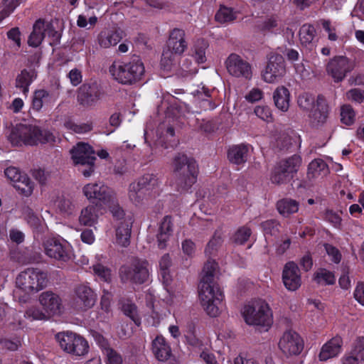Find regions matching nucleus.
<instances>
[{"label": "nucleus", "mask_w": 364, "mask_h": 364, "mask_svg": "<svg viewBox=\"0 0 364 364\" xmlns=\"http://www.w3.org/2000/svg\"><path fill=\"white\" fill-rule=\"evenodd\" d=\"M82 191L88 200L96 202L100 206L114 201L115 193L102 182L87 183L83 186Z\"/></svg>", "instance_id": "nucleus-14"}, {"label": "nucleus", "mask_w": 364, "mask_h": 364, "mask_svg": "<svg viewBox=\"0 0 364 364\" xmlns=\"http://www.w3.org/2000/svg\"><path fill=\"white\" fill-rule=\"evenodd\" d=\"M314 279L318 284L328 285L334 284L336 281L333 273L326 269H319L315 273Z\"/></svg>", "instance_id": "nucleus-42"}, {"label": "nucleus", "mask_w": 364, "mask_h": 364, "mask_svg": "<svg viewBox=\"0 0 364 364\" xmlns=\"http://www.w3.org/2000/svg\"><path fill=\"white\" fill-rule=\"evenodd\" d=\"M172 167L178 190L186 191L196 182L198 170L193 159L178 154L173 159Z\"/></svg>", "instance_id": "nucleus-4"}, {"label": "nucleus", "mask_w": 364, "mask_h": 364, "mask_svg": "<svg viewBox=\"0 0 364 364\" xmlns=\"http://www.w3.org/2000/svg\"><path fill=\"white\" fill-rule=\"evenodd\" d=\"M36 78V73L34 70H23L16 78V87L21 90L23 94L28 92V87L33 81Z\"/></svg>", "instance_id": "nucleus-34"}, {"label": "nucleus", "mask_w": 364, "mask_h": 364, "mask_svg": "<svg viewBox=\"0 0 364 364\" xmlns=\"http://www.w3.org/2000/svg\"><path fill=\"white\" fill-rule=\"evenodd\" d=\"M277 208L279 213L284 217L296 213L299 210V203L295 200L285 198L277 202Z\"/></svg>", "instance_id": "nucleus-38"}, {"label": "nucleus", "mask_w": 364, "mask_h": 364, "mask_svg": "<svg viewBox=\"0 0 364 364\" xmlns=\"http://www.w3.org/2000/svg\"><path fill=\"white\" fill-rule=\"evenodd\" d=\"M328 173V166L322 159H315L312 161L309 165L307 174L309 178L323 177Z\"/></svg>", "instance_id": "nucleus-35"}, {"label": "nucleus", "mask_w": 364, "mask_h": 364, "mask_svg": "<svg viewBox=\"0 0 364 364\" xmlns=\"http://www.w3.org/2000/svg\"><path fill=\"white\" fill-rule=\"evenodd\" d=\"M13 146H35L55 141V136L46 129L28 123H20L14 126L8 136Z\"/></svg>", "instance_id": "nucleus-1"}, {"label": "nucleus", "mask_w": 364, "mask_h": 364, "mask_svg": "<svg viewBox=\"0 0 364 364\" xmlns=\"http://www.w3.org/2000/svg\"><path fill=\"white\" fill-rule=\"evenodd\" d=\"M297 102L301 109L310 112L316 107V100L314 96L304 93L299 95Z\"/></svg>", "instance_id": "nucleus-43"}, {"label": "nucleus", "mask_w": 364, "mask_h": 364, "mask_svg": "<svg viewBox=\"0 0 364 364\" xmlns=\"http://www.w3.org/2000/svg\"><path fill=\"white\" fill-rule=\"evenodd\" d=\"M46 36L50 38L53 42H57L60 38V34L50 22L38 19L33 24L28 43L30 46L38 47Z\"/></svg>", "instance_id": "nucleus-15"}, {"label": "nucleus", "mask_w": 364, "mask_h": 364, "mask_svg": "<svg viewBox=\"0 0 364 364\" xmlns=\"http://www.w3.org/2000/svg\"><path fill=\"white\" fill-rule=\"evenodd\" d=\"M242 316L247 324L258 326L265 331L273 323L272 311L264 300H255L245 305Z\"/></svg>", "instance_id": "nucleus-6"}, {"label": "nucleus", "mask_w": 364, "mask_h": 364, "mask_svg": "<svg viewBox=\"0 0 364 364\" xmlns=\"http://www.w3.org/2000/svg\"><path fill=\"white\" fill-rule=\"evenodd\" d=\"M172 228L171 218L170 216L164 217L160 223L157 235L158 247L160 249H164L166 247V242L173 232Z\"/></svg>", "instance_id": "nucleus-30"}, {"label": "nucleus", "mask_w": 364, "mask_h": 364, "mask_svg": "<svg viewBox=\"0 0 364 364\" xmlns=\"http://www.w3.org/2000/svg\"><path fill=\"white\" fill-rule=\"evenodd\" d=\"M58 208L61 213L69 215L75 212L76 205L71 198L63 197L58 203Z\"/></svg>", "instance_id": "nucleus-45"}, {"label": "nucleus", "mask_w": 364, "mask_h": 364, "mask_svg": "<svg viewBox=\"0 0 364 364\" xmlns=\"http://www.w3.org/2000/svg\"><path fill=\"white\" fill-rule=\"evenodd\" d=\"M102 92L99 85L95 82L83 84L78 90L77 100L84 107L95 106L101 99Z\"/></svg>", "instance_id": "nucleus-18"}, {"label": "nucleus", "mask_w": 364, "mask_h": 364, "mask_svg": "<svg viewBox=\"0 0 364 364\" xmlns=\"http://www.w3.org/2000/svg\"><path fill=\"white\" fill-rule=\"evenodd\" d=\"M301 163V159L298 155L280 161L273 168L270 180L272 183L280 185L289 182L294 173H296Z\"/></svg>", "instance_id": "nucleus-10"}, {"label": "nucleus", "mask_w": 364, "mask_h": 364, "mask_svg": "<svg viewBox=\"0 0 364 364\" xmlns=\"http://www.w3.org/2000/svg\"><path fill=\"white\" fill-rule=\"evenodd\" d=\"M279 348L287 356L296 355L302 351L304 343L297 333L287 331L281 337Z\"/></svg>", "instance_id": "nucleus-19"}, {"label": "nucleus", "mask_w": 364, "mask_h": 364, "mask_svg": "<svg viewBox=\"0 0 364 364\" xmlns=\"http://www.w3.org/2000/svg\"><path fill=\"white\" fill-rule=\"evenodd\" d=\"M4 174L8 179L13 182L14 184L20 180L21 176L24 175V173H22L17 168L14 166L7 168L4 171Z\"/></svg>", "instance_id": "nucleus-59"}, {"label": "nucleus", "mask_w": 364, "mask_h": 364, "mask_svg": "<svg viewBox=\"0 0 364 364\" xmlns=\"http://www.w3.org/2000/svg\"><path fill=\"white\" fill-rule=\"evenodd\" d=\"M219 274L218 265L215 260H208L203 269L200 282L216 283L215 279Z\"/></svg>", "instance_id": "nucleus-36"}, {"label": "nucleus", "mask_w": 364, "mask_h": 364, "mask_svg": "<svg viewBox=\"0 0 364 364\" xmlns=\"http://www.w3.org/2000/svg\"><path fill=\"white\" fill-rule=\"evenodd\" d=\"M208 44L204 39H198L192 48L193 56L198 63H203L206 60L205 50Z\"/></svg>", "instance_id": "nucleus-39"}, {"label": "nucleus", "mask_w": 364, "mask_h": 364, "mask_svg": "<svg viewBox=\"0 0 364 364\" xmlns=\"http://www.w3.org/2000/svg\"><path fill=\"white\" fill-rule=\"evenodd\" d=\"M248 147L245 144L234 145L228 151V159L232 164L240 165L246 162Z\"/></svg>", "instance_id": "nucleus-31"}, {"label": "nucleus", "mask_w": 364, "mask_h": 364, "mask_svg": "<svg viewBox=\"0 0 364 364\" xmlns=\"http://www.w3.org/2000/svg\"><path fill=\"white\" fill-rule=\"evenodd\" d=\"M355 66V63L353 60L340 55L329 60L326 66V71L334 82H338L342 81L347 74L354 69Z\"/></svg>", "instance_id": "nucleus-16"}, {"label": "nucleus", "mask_w": 364, "mask_h": 364, "mask_svg": "<svg viewBox=\"0 0 364 364\" xmlns=\"http://www.w3.org/2000/svg\"><path fill=\"white\" fill-rule=\"evenodd\" d=\"M0 344L1 346L9 350H16L21 346V341L18 338L14 339L10 338H0Z\"/></svg>", "instance_id": "nucleus-58"}, {"label": "nucleus", "mask_w": 364, "mask_h": 364, "mask_svg": "<svg viewBox=\"0 0 364 364\" xmlns=\"http://www.w3.org/2000/svg\"><path fill=\"white\" fill-rule=\"evenodd\" d=\"M324 247L331 261L336 264L339 263L341 259V254L340 253L339 250L335 247L328 244H325Z\"/></svg>", "instance_id": "nucleus-60"}, {"label": "nucleus", "mask_w": 364, "mask_h": 364, "mask_svg": "<svg viewBox=\"0 0 364 364\" xmlns=\"http://www.w3.org/2000/svg\"><path fill=\"white\" fill-rule=\"evenodd\" d=\"M237 18V13L231 8L221 6L217 11L215 18L216 21L225 23L231 22Z\"/></svg>", "instance_id": "nucleus-41"}, {"label": "nucleus", "mask_w": 364, "mask_h": 364, "mask_svg": "<svg viewBox=\"0 0 364 364\" xmlns=\"http://www.w3.org/2000/svg\"><path fill=\"white\" fill-rule=\"evenodd\" d=\"M325 220L336 228H338L341 223L340 215L332 210H327L326 212Z\"/></svg>", "instance_id": "nucleus-61"}, {"label": "nucleus", "mask_w": 364, "mask_h": 364, "mask_svg": "<svg viewBox=\"0 0 364 364\" xmlns=\"http://www.w3.org/2000/svg\"><path fill=\"white\" fill-rule=\"evenodd\" d=\"M102 207L108 208L110 212L112 213V215L116 218L117 219L119 220L123 218L124 217V210L122 209L121 207H119L117 198L116 194H114V201L113 203H107L105 205H104Z\"/></svg>", "instance_id": "nucleus-54"}, {"label": "nucleus", "mask_w": 364, "mask_h": 364, "mask_svg": "<svg viewBox=\"0 0 364 364\" xmlns=\"http://www.w3.org/2000/svg\"><path fill=\"white\" fill-rule=\"evenodd\" d=\"M354 298L361 305L364 306V282L358 283L354 290Z\"/></svg>", "instance_id": "nucleus-64"}, {"label": "nucleus", "mask_w": 364, "mask_h": 364, "mask_svg": "<svg viewBox=\"0 0 364 364\" xmlns=\"http://www.w3.org/2000/svg\"><path fill=\"white\" fill-rule=\"evenodd\" d=\"M109 73L119 83L131 85L141 79L145 68L140 58L133 56L129 62H114L109 67Z\"/></svg>", "instance_id": "nucleus-5"}, {"label": "nucleus", "mask_w": 364, "mask_h": 364, "mask_svg": "<svg viewBox=\"0 0 364 364\" xmlns=\"http://www.w3.org/2000/svg\"><path fill=\"white\" fill-rule=\"evenodd\" d=\"M223 240L220 234L215 232L208 243L205 253L208 256L214 255L222 244Z\"/></svg>", "instance_id": "nucleus-50"}, {"label": "nucleus", "mask_w": 364, "mask_h": 364, "mask_svg": "<svg viewBox=\"0 0 364 364\" xmlns=\"http://www.w3.org/2000/svg\"><path fill=\"white\" fill-rule=\"evenodd\" d=\"M286 74L285 61L282 55L271 53L265 69L262 72V79L268 83H274Z\"/></svg>", "instance_id": "nucleus-17"}, {"label": "nucleus", "mask_w": 364, "mask_h": 364, "mask_svg": "<svg viewBox=\"0 0 364 364\" xmlns=\"http://www.w3.org/2000/svg\"><path fill=\"white\" fill-rule=\"evenodd\" d=\"M93 271L95 274L102 281L109 282L111 280V271L107 267L101 264L93 265Z\"/></svg>", "instance_id": "nucleus-55"}, {"label": "nucleus", "mask_w": 364, "mask_h": 364, "mask_svg": "<svg viewBox=\"0 0 364 364\" xmlns=\"http://www.w3.org/2000/svg\"><path fill=\"white\" fill-rule=\"evenodd\" d=\"M228 73L234 77L249 79L252 76L251 65L237 54L232 53L225 61Z\"/></svg>", "instance_id": "nucleus-21"}, {"label": "nucleus", "mask_w": 364, "mask_h": 364, "mask_svg": "<svg viewBox=\"0 0 364 364\" xmlns=\"http://www.w3.org/2000/svg\"><path fill=\"white\" fill-rule=\"evenodd\" d=\"M263 97V92L258 88H253L246 95L245 99L250 102H255L260 100Z\"/></svg>", "instance_id": "nucleus-62"}, {"label": "nucleus", "mask_w": 364, "mask_h": 364, "mask_svg": "<svg viewBox=\"0 0 364 364\" xmlns=\"http://www.w3.org/2000/svg\"><path fill=\"white\" fill-rule=\"evenodd\" d=\"M186 33L182 29H173L169 36L167 48L164 50L161 60V65L165 70H171L176 66L178 57L187 48Z\"/></svg>", "instance_id": "nucleus-7"}, {"label": "nucleus", "mask_w": 364, "mask_h": 364, "mask_svg": "<svg viewBox=\"0 0 364 364\" xmlns=\"http://www.w3.org/2000/svg\"><path fill=\"white\" fill-rule=\"evenodd\" d=\"M111 300L112 294L108 291L104 290L101 298L100 306L102 309L105 312H108L110 309Z\"/></svg>", "instance_id": "nucleus-63"}, {"label": "nucleus", "mask_w": 364, "mask_h": 364, "mask_svg": "<svg viewBox=\"0 0 364 364\" xmlns=\"http://www.w3.org/2000/svg\"><path fill=\"white\" fill-rule=\"evenodd\" d=\"M14 186L20 193L25 196H31L33 191V183L25 173L20 180L14 184Z\"/></svg>", "instance_id": "nucleus-40"}, {"label": "nucleus", "mask_w": 364, "mask_h": 364, "mask_svg": "<svg viewBox=\"0 0 364 364\" xmlns=\"http://www.w3.org/2000/svg\"><path fill=\"white\" fill-rule=\"evenodd\" d=\"M132 219L125 218L121 222L116 229V243L122 247L129 245V239L132 230Z\"/></svg>", "instance_id": "nucleus-29"}, {"label": "nucleus", "mask_w": 364, "mask_h": 364, "mask_svg": "<svg viewBox=\"0 0 364 364\" xmlns=\"http://www.w3.org/2000/svg\"><path fill=\"white\" fill-rule=\"evenodd\" d=\"M99 218L97 207L94 205H88L82 208L79 215V223L85 226H93L97 224Z\"/></svg>", "instance_id": "nucleus-33"}, {"label": "nucleus", "mask_w": 364, "mask_h": 364, "mask_svg": "<svg viewBox=\"0 0 364 364\" xmlns=\"http://www.w3.org/2000/svg\"><path fill=\"white\" fill-rule=\"evenodd\" d=\"M273 100L277 109L287 112L289 107L290 93L284 86L278 87L273 93Z\"/></svg>", "instance_id": "nucleus-32"}, {"label": "nucleus", "mask_w": 364, "mask_h": 364, "mask_svg": "<svg viewBox=\"0 0 364 364\" xmlns=\"http://www.w3.org/2000/svg\"><path fill=\"white\" fill-rule=\"evenodd\" d=\"M282 281L289 291H295L301 284V274L298 265L294 262H287L282 271Z\"/></svg>", "instance_id": "nucleus-23"}, {"label": "nucleus", "mask_w": 364, "mask_h": 364, "mask_svg": "<svg viewBox=\"0 0 364 364\" xmlns=\"http://www.w3.org/2000/svg\"><path fill=\"white\" fill-rule=\"evenodd\" d=\"M103 355L105 356L106 364H122V355L112 348H105Z\"/></svg>", "instance_id": "nucleus-49"}, {"label": "nucleus", "mask_w": 364, "mask_h": 364, "mask_svg": "<svg viewBox=\"0 0 364 364\" xmlns=\"http://www.w3.org/2000/svg\"><path fill=\"white\" fill-rule=\"evenodd\" d=\"M152 352L159 361L167 360L171 355V350L165 338L158 336L152 341Z\"/></svg>", "instance_id": "nucleus-28"}, {"label": "nucleus", "mask_w": 364, "mask_h": 364, "mask_svg": "<svg viewBox=\"0 0 364 364\" xmlns=\"http://www.w3.org/2000/svg\"><path fill=\"white\" fill-rule=\"evenodd\" d=\"M254 112L258 118L266 122H270L273 119L272 111L267 105L256 106Z\"/></svg>", "instance_id": "nucleus-53"}, {"label": "nucleus", "mask_w": 364, "mask_h": 364, "mask_svg": "<svg viewBox=\"0 0 364 364\" xmlns=\"http://www.w3.org/2000/svg\"><path fill=\"white\" fill-rule=\"evenodd\" d=\"M58 100V95L45 90H36L33 97L32 107L36 111H40L43 107H50Z\"/></svg>", "instance_id": "nucleus-26"}, {"label": "nucleus", "mask_w": 364, "mask_h": 364, "mask_svg": "<svg viewBox=\"0 0 364 364\" xmlns=\"http://www.w3.org/2000/svg\"><path fill=\"white\" fill-rule=\"evenodd\" d=\"M316 30L309 24L303 25L299 30V38L302 44L308 45L312 42L315 37Z\"/></svg>", "instance_id": "nucleus-44"}, {"label": "nucleus", "mask_w": 364, "mask_h": 364, "mask_svg": "<svg viewBox=\"0 0 364 364\" xmlns=\"http://www.w3.org/2000/svg\"><path fill=\"white\" fill-rule=\"evenodd\" d=\"M96 301V295L92 289L84 284L75 289V298L73 306L77 310H87L92 308Z\"/></svg>", "instance_id": "nucleus-22"}, {"label": "nucleus", "mask_w": 364, "mask_h": 364, "mask_svg": "<svg viewBox=\"0 0 364 364\" xmlns=\"http://www.w3.org/2000/svg\"><path fill=\"white\" fill-rule=\"evenodd\" d=\"M122 36L119 31L105 28L97 36V42L101 48H109L117 46L122 40Z\"/></svg>", "instance_id": "nucleus-25"}, {"label": "nucleus", "mask_w": 364, "mask_h": 364, "mask_svg": "<svg viewBox=\"0 0 364 364\" xmlns=\"http://www.w3.org/2000/svg\"><path fill=\"white\" fill-rule=\"evenodd\" d=\"M198 294L201 305L206 313L212 317L220 314L223 294L217 283L200 282L198 286Z\"/></svg>", "instance_id": "nucleus-8"}, {"label": "nucleus", "mask_w": 364, "mask_h": 364, "mask_svg": "<svg viewBox=\"0 0 364 364\" xmlns=\"http://www.w3.org/2000/svg\"><path fill=\"white\" fill-rule=\"evenodd\" d=\"M25 316L31 320H47L49 318L43 309L37 306H31L25 312Z\"/></svg>", "instance_id": "nucleus-52"}, {"label": "nucleus", "mask_w": 364, "mask_h": 364, "mask_svg": "<svg viewBox=\"0 0 364 364\" xmlns=\"http://www.w3.org/2000/svg\"><path fill=\"white\" fill-rule=\"evenodd\" d=\"M16 283L14 296L19 302L26 303L31 294L37 292L46 286L47 275L38 269L28 268L18 275Z\"/></svg>", "instance_id": "nucleus-2"}, {"label": "nucleus", "mask_w": 364, "mask_h": 364, "mask_svg": "<svg viewBox=\"0 0 364 364\" xmlns=\"http://www.w3.org/2000/svg\"><path fill=\"white\" fill-rule=\"evenodd\" d=\"M341 122L346 125H351L355 122V114L350 105H346L341 109Z\"/></svg>", "instance_id": "nucleus-51"}, {"label": "nucleus", "mask_w": 364, "mask_h": 364, "mask_svg": "<svg viewBox=\"0 0 364 364\" xmlns=\"http://www.w3.org/2000/svg\"><path fill=\"white\" fill-rule=\"evenodd\" d=\"M252 234L250 228L246 226L240 228L232 235V240L236 245H243Z\"/></svg>", "instance_id": "nucleus-46"}, {"label": "nucleus", "mask_w": 364, "mask_h": 364, "mask_svg": "<svg viewBox=\"0 0 364 364\" xmlns=\"http://www.w3.org/2000/svg\"><path fill=\"white\" fill-rule=\"evenodd\" d=\"M257 28L263 32L277 33L281 30L280 21L277 16H269L257 24Z\"/></svg>", "instance_id": "nucleus-37"}, {"label": "nucleus", "mask_w": 364, "mask_h": 364, "mask_svg": "<svg viewBox=\"0 0 364 364\" xmlns=\"http://www.w3.org/2000/svg\"><path fill=\"white\" fill-rule=\"evenodd\" d=\"M46 255L51 259L67 262L73 258V248L69 242L63 239L48 238L43 242Z\"/></svg>", "instance_id": "nucleus-13"}, {"label": "nucleus", "mask_w": 364, "mask_h": 364, "mask_svg": "<svg viewBox=\"0 0 364 364\" xmlns=\"http://www.w3.org/2000/svg\"><path fill=\"white\" fill-rule=\"evenodd\" d=\"M19 0H4L0 5V23L9 16L18 5Z\"/></svg>", "instance_id": "nucleus-48"}, {"label": "nucleus", "mask_w": 364, "mask_h": 364, "mask_svg": "<svg viewBox=\"0 0 364 364\" xmlns=\"http://www.w3.org/2000/svg\"><path fill=\"white\" fill-rule=\"evenodd\" d=\"M342 338L339 336L333 337L322 346L318 354V360L324 362L338 356L342 351Z\"/></svg>", "instance_id": "nucleus-24"}, {"label": "nucleus", "mask_w": 364, "mask_h": 364, "mask_svg": "<svg viewBox=\"0 0 364 364\" xmlns=\"http://www.w3.org/2000/svg\"><path fill=\"white\" fill-rule=\"evenodd\" d=\"M65 127L77 134H85L92 130V127L90 123L77 124L71 120H68L64 124Z\"/></svg>", "instance_id": "nucleus-47"}, {"label": "nucleus", "mask_w": 364, "mask_h": 364, "mask_svg": "<svg viewBox=\"0 0 364 364\" xmlns=\"http://www.w3.org/2000/svg\"><path fill=\"white\" fill-rule=\"evenodd\" d=\"M350 353L361 362L364 361V338H359L356 340Z\"/></svg>", "instance_id": "nucleus-57"}, {"label": "nucleus", "mask_w": 364, "mask_h": 364, "mask_svg": "<svg viewBox=\"0 0 364 364\" xmlns=\"http://www.w3.org/2000/svg\"><path fill=\"white\" fill-rule=\"evenodd\" d=\"M328 114V106L325 99L318 96L316 107L309 114L311 122L314 126L322 125L326 122Z\"/></svg>", "instance_id": "nucleus-27"}, {"label": "nucleus", "mask_w": 364, "mask_h": 364, "mask_svg": "<svg viewBox=\"0 0 364 364\" xmlns=\"http://www.w3.org/2000/svg\"><path fill=\"white\" fill-rule=\"evenodd\" d=\"M39 303L48 317L60 315L64 311V306L60 296L50 291L42 292L39 295Z\"/></svg>", "instance_id": "nucleus-20"}, {"label": "nucleus", "mask_w": 364, "mask_h": 364, "mask_svg": "<svg viewBox=\"0 0 364 364\" xmlns=\"http://www.w3.org/2000/svg\"><path fill=\"white\" fill-rule=\"evenodd\" d=\"M72 159L75 165L81 166L80 171L85 177H90L94 171L96 159L92 148L86 143H78L70 151Z\"/></svg>", "instance_id": "nucleus-11"}, {"label": "nucleus", "mask_w": 364, "mask_h": 364, "mask_svg": "<svg viewBox=\"0 0 364 364\" xmlns=\"http://www.w3.org/2000/svg\"><path fill=\"white\" fill-rule=\"evenodd\" d=\"M346 97L348 100L360 104L364 101V90L359 88H353L347 91Z\"/></svg>", "instance_id": "nucleus-56"}, {"label": "nucleus", "mask_w": 364, "mask_h": 364, "mask_svg": "<svg viewBox=\"0 0 364 364\" xmlns=\"http://www.w3.org/2000/svg\"><path fill=\"white\" fill-rule=\"evenodd\" d=\"M60 348L67 353L77 357L86 355L89 352L88 342L79 334L73 332H60L56 335Z\"/></svg>", "instance_id": "nucleus-9"}, {"label": "nucleus", "mask_w": 364, "mask_h": 364, "mask_svg": "<svg viewBox=\"0 0 364 364\" xmlns=\"http://www.w3.org/2000/svg\"><path fill=\"white\" fill-rule=\"evenodd\" d=\"M159 182L152 173H146L129 186V199L136 205L146 204L159 193Z\"/></svg>", "instance_id": "nucleus-3"}, {"label": "nucleus", "mask_w": 364, "mask_h": 364, "mask_svg": "<svg viewBox=\"0 0 364 364\" xmlns=\"http://www.w3.org/2000/svg\"><path fill=\"white\" fill-rule=\"evenodd\" d=\"M119 274L123 282L142 284L149 276V263L144 259H135L130 264L122 266Z\"/></svg>", "instance_id": "nucleus-12"}]
</instances>
